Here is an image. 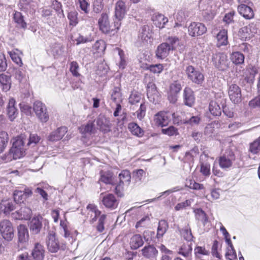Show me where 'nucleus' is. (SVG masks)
<instances>
[{
  "label": "nucleus",
  "mask_w": 260,
  "mask_h": 260,
  "mask_svg": "<svg viewBox=\"0 0 260 260\" xmlns=\"http://www.w3.org/2000/svg\"><path fill=\"white\" fill-rule=\"evenodd\" d=\"M100 181L106 184H111L112 182V174L108 172H101Z\"/></svg>",
  "instance_id": "nucleus-46"
},
{
  "label": "nucleus",
  "mask_w": 260,
  "mask_h": 260,
  "mask_svg": "<svg viewBox=\"0 0 260 260\" xmlns=\"http://www.w3.org/2000/svg\"><path fill=\"white\" fill-rule=\"evenodd\" d=\"M231 60L235 64H240L244 63V56L239 52H235L231 54Z\"/></svg>",
  "instance_id": "nucleus-38"
},
{
  "label": "nucleus",
  "mask_w": 260,
  "mask_h": 260,
  "mask_svg": "<svg viewBox=\"0 0 260 260\" xmlns=\"http://www.w3.org/2000/svg\"><path fill=\"white\" fill-rule=\"evenodd\" d=\"M0 83L3 86V90L7 91L11 88V81L10 77L5 74H0Z\"/></svg>",
  "instance_id": "nucleus-36"
},
{
  "label": "nucleus",
  "mask_w": 260,
  "mask_h": 260,
  "mask_svg": "<svg viewBox=\"0 0 260 260\" xmlns=\"http://www.w3.org/2000/svg\"><path fill=\"white\" fill-rule=\"evenodd\" d=\"M192 252V244L189 242L183 243L178 249V253L185 257H189Z\"/></svg>",
  "instance_id": "nucleus-30"
},
{
  "label": "nucleus",
  "mask_w": 260,
  "mask_h": 260,
  "mask_svg": "<svg viewBox=\"0 0 260 260\" xmlns=\"http://www.w3.org/2000/svg\"><path fill=\"white\" fill-rule=\"evenodd\" d=\"M181 89V84L178 81H174L170 84L168 93V100L170 103L172 104L176 103L178 100V94Z\"/></svg>",
  "instance_id": "nucleus-8"
},
{
  "label": "nucleus",
  "mask_w": 260,
  "mask_h": 260,
  "mask_svg": "<svg viewBox=\"0 0 260 260\" xmlns=\"http://www.w3.org/2000/svg\"><path fill=\"white\" fill-rule=\"evenodd\" d=\"M126 12V7L125 3L119 0L115 4V17L123 18Z\"/></svg>",
  "instance_id": "nucleus-23"
},
{
  "label": "nucleus",
  "mask_w": 260,
  "mask_h": 260,
  "mask_svg": "<svg viewBox=\"0 0 260 260\" xmlns=\"http://www.w3.org/2000/svg\"><path fill=\"white\" fill-rule=\"evenodd\" d=\"M45 253L44 246L39 242L35 243L31 253L34 260H44Z\"/></svg>",
  "instance_id": "nucleus-14"
},
{
  "label": "nucleus",
  "mask_w": 260,
  "mask_h": 260,
  "mask_svg": "<svg viewBox=\"0 0 260 260\" xmlns=\"http://www.w3.org/2000/svg\"><path fill=\"white\" fill-rule=\"evenodd\" d=\"M172 47H170L168 43H163L160 44L157 48L156 56L157 58L163 59L167 57Z\"/></svg>",
  "instance_id": "nucleus-17"
},
{
  "label": "nucleus",
  "mask_w": 260,
  "mask_h": 260,
  "mask_svg": "<svg viewBox=\"0 0 260 260\" xmlns=\"http://www.w3.org/2000/svg\"><path fill=\"white\" fill-rule=\"evenodd\" d=\"M181 234L183 237L185 239L187 242H189L191 241L193 239V236L191 233V229L189 227H186L184 229L182 230L181 232Z\"/></svg>",
  "instance_id": "nucleus-48"
},
{
  "label": "nucleus",
  "mask_w": 260,
  "mask_h": 260,
  "mask_svg": "<svg viewBox=\"0 0 260 260\" xmlns=\"http://www.w3.org/2000/svg\"><path fill=\"white\" fill-rule=\"evenodd\" d=\"M31 215V209L27 207H23L17 212V219L28 220L30 218Z\"/></svg>",
  "instance_id": "nucleus-34"
},
{
  "label": "nucleus",
  "mask_w": 260,
  "mask_h": 260,
  "mask_svg": "<svg viewBox=\"0 0 260 260\" xmlns=\"http://www.w3.org/2000/svg\"><path fill=\"white\" fill-rule=\"evenodd\" d=\"M194 253L196 258L199 259L203 255H208L209 251L204 247L197 246L194 249Z\"/></svg>",
  "instance_id": "nucleus-41"
},
{
  "label": "nucleus",
  "mask_w": 260,
  "mask_h": 260,
  "mask_svg": "<svg viewBox=\"0 0 260 260\" xmlns=\"http://www.w3.org/2000/svg\"><path fill=\"white\" fill-rule=\"evenodd\" d=\"M17 236L18 238V243L17 244V248L18 251L26 249L28 245V241L29 239V234L28 229L26 225L20 224L17 229Z\"/></svg>",
  "instance_id": "nucleus-3"
},
{
  "label": "nucleus",
  "mask_w": 260,
  "mask_h": 260,
  "mask_svg": "<svg viewBox=\"0 0 260 260\" xmlns=\"http://www.w3.org/2000/svg\"><path fill=\"white\" fill-rule=\"evenodd\" d=\"M27 135H27L23 134L17 137V158H21L26 154V149L23 148V146L27 137Z\"/></svg>",
  "instance_id": "nucleus-19"
},
{
  "label": "nucleus",
  "mask_w": 260,
  "mask_h": 260,
  "mask_svg": "<svg viewBox=\"0 0 260 260\" xmlns=\"http://www.w3.org/2000/svg\"><path fill=\"white\" fill-rule=\"evenodd\" d=\"M3 159L6 162H9L16 159V139H14L12 147L8 153L6 154Z\"/></svg>",
  "instance_id": "nucleus-32"
},
{
  "label": "nucleus",
  "mask_w": 260,
  "mask_h": 260,
  "mask_svg": "<svg viewBox=\"0 0 260 260\" xmlns=\"http://www.w3.org/2000/svg\"><path fill=\"white\" fill-rule=\"evenodd\" d=\"M8 141V137L5 132H0V153L5 149Z\"/></svg>",
  "instance_id": "nucleus-42"
},
{
  "label": "nucleus",
  "mask_w": 260,
  "mask_h": 260,
  "mask_svg": "<svg viewBox=\"0 0 260 260\" xmlns=\"http://www.w3.org/2000/svg\"><path fill=\"white\" fill-rule=\"evenodd\" d=\"M249 151L254 154L260 152V137L250 143Z\"/></svg>",
  "instance_id": "nucleus-43"
},
{
  "label": "nucleus",
  "mask_w": 260,
  "mask_h": 260,
  "mask_svg": "<svg viewBox=\"0 0 260 260\" xmlns=\"http://www.w3.org/2000/svg\"><path fill=\"white\" fill-rule=\"evenodd\" d=\"M200 117L198 116H191L189 119H183V124H188L191 125H197L200 122Z\"/></svg>",
  "instance_id": "nucleus-53"
},
{
  "label": "nucleus",
  "mask_w": 260,
  "mask_h": 260,
  "mask_svg": "<svg viewBox=\"0 0 260 260\" xmlns=\"http://www.w3.org/2000/svg\"><path fill=\"white\" fill-rule=\"evenodd\" d=\"M169 228V225L167 221L165 220H161L158 222L157 227L156 237L158 239L163 237Z\"/></svg>",
  "instance_id": "nucleus-33"
},
{
  "label": "nucleus",
  "mask_w": 260,
  "mask_h": 260,
  "mask_svg": "<svg viewBox=\"0 0 260 260\" xmlns=\"http://www.w3.org/2000/svg\"><path fill=\"white\" fill-rule=\"evenodd\" d=\"M197 215L198 216V219L200 220L204 224L206 223L208 221V217L207 215L202 209H199L197 210Z\"/></svg>",
  "instance_id": "nucleus-58"
},
{
  "label": "nucleus",
  "mask_w": 260,
  "mask_h": 260,
  "mask_svg": "<svg viewBox=\"0 0 260 260\" xmlns=\"http://www.w3.org/2000/svg\"><path fill=\"white\" fill-rule=\"evenodd\" d=\"M32 193V190L28 188H25L24 191L17 190V196L18 197L17 201L23 203L27 198L31 196Z\"/></svg>",
  "instance_id": "nucleus-39"
},
{
  "label": "nucleus",
  "mask_w": 260,
  "mask_h": 260,
  "mask_svg": "<svg viewBox=\"0 0 260 260\" xmlns=\"http://www.w3.org/2000/svg\"><path fill=\"white\" fill-rule=\"evenodd\" d=\"M141 94L137 91H133L129 97V103L132 105L136 104L140 101Z\"/></svg>",
  "instance_id": "nucleus-47"
},
{
  "label": "nucleus",
  "mask_w": 260,
  "mask_h": 260,
  "mask_svg": "<svg viewBox=\"0 0 260 260\" xmlns=\"http://www.w3.org/2000/svg\"><path fill=\"white\" fill-rule=\"evenodd\" d=\"M70 70L72 75L75 77H78L80 75L79 73V67L78 63L75 61H72L70 64Z\"/></svg>",
  "instance_id": "nucleus-51"
},
{
  "label": "nucleus",
  "mask_w": 260,
  "mask_h": 260,
  "mask_svg": "<svg viewBox=\"0 0 260 260\" xmlns=\"http://www.w3.org/2000/svg\"><path fill=\"white\" fill-rule=\"evenodd\" d=\"M235 160L234 155L232 152L228 154H223L218 158V163L220 168L227 169L232 167L233 162Z\"/></svg>",
  "instance_id": "nucleus-11"
},
{
  "label": "nucleus",
  "mask_w": 260,
  "mask_h": 260,
  "mask_svg": "<svg viewBox=\"0 0 260 260\" xmlns=\"http://www.w3.org/2000/svg\"><path fill=\"white\" fill-rule=\"evenodd\" d=\"M235 15V12L234 11L230 12L227 14H226L223 19V20L226 24H230L233 22V18Z\"/></svg>",
  "instance_id": "nucleus-64"
},
{
  "label": "nucleus",
  "mask_w": 260,
  "mask_h": 260,
  "mask_svg": "<svg viewBox=\"0 0 260 260\" xmlns=\"http://www.w3.org/2000/svg\"><path fill=\"white\" fill-rule=\"evenodd\" d=\"M220 100H212L209 105V110L213 116H219L221 113V108L219 105Z\"/></svg>",
  "instance_id": "nucleus-27"
},
{
  "label": "nucleus",
  "mask_w": 260,
  "mask_h": 260,
  "mask_svg": "<svg viewBox=\"0 0 260 260\" xmlns=\"http://www.w3.org/2000/svg\"><path fill=\"white\" fill-rule=\"evenodd\" d=\"M100 29L105 34H107L110 31V23L108 20V16L106 13H102L98 21Z\"/></svg>",
  "instance_id": "nucleus-21"
},
{
  "label": "nucleus",
  "mask_w": 260,
  "mask_h": 260,
  "mask_svg": "<svg viewBox=\"0 0 260 260\" xmlns=\"http://www.w3.org/2000/svg\"><path fill=\"white\" fill-rule=\"evenodd\" d=\"M78 13L76 11H71L68 13V17L70 20V24L73 26L76 25L78 23Z\"/></svg>",
  "instance_id": "nucleus-50"
},
{
  "label": "nucleus",
  "mask_w": 260,
  "mask_h": 260,
  "mask_svg": "<svg viewBox=\"0 0 260 260\" xmlns=\"http://www.w3.org/2000/svg\"><path fill=\"white\" fill-rule=\"evenodd\" d=\"M183 101L185 105L191 107L194 103L195 98L192 90L186 87L183 90Z\"/></svg>",
  "instance_id": "nucleus-18"
},
{
  "label": "nucleus",
  "mask_w": 260,
  "mask_h": 260,
  "mask_svg": "<svg viewBox=\"0 0 260 260\" xmlns=\"http://www.w3.org/2000/svg\"><path fill=\"white\" fill-rule=\"evenodd\" d=\"M128 128L134 135L138 137H142L144 135V131L136 123H129Z\"/></svg>",
  "instance_id": "nucleus-37"
},
{
  "label": "nucleus",
  "mask_w": 260,
  "mask_h": 260,
  "mask_svg": "<svg viewBox=\"0 0 260 260\" xmlns=\"http://www.w3.org/2000/svg\"><path fill=\"white\" fill-rule=\"evenodd\" d=\"M145 70H149L151 72L154 74H159L164 69V67L161 64H156L146 65L145 67Z\"/></svg>",
  "instance_id": "nucleus-44"
},
{
  "label": "nucleus",
  "mask_w": 260,
  "mask_h": 260,
  "mask_svg": "<svg viewBox=\"0 0 260 260\" xmlns=\"http://www.w3.org/2000/svg\"><path fill=\"white\" fill-rule=\"evenodd\" d=\"M118 54L119 55V57H120V61L119 62V67L120 68H121V69H124L126 65V59H125V57L124 56V52L118 49Z\"/></svg>",
  "instance_id": "nucleus-56"
},
{
  "label": "nucleus",
  "mask_w": 260,
  "mask_h": 260,
  "mask_svg": "<svg viewBox=\"0 0 260 260\" xmlns=\"http://www.w3.org/2000/svg\"><path fill=\"white\" fill-rule=\"evenodd\" d=\"M239 13L246 19H250L254 17V13L251 8L245 4L240 5L238 7Z\"/></svg>",
  "instance_id": "nucleus-24"
},
{
  "label": "nucleus",
  "mask_w": 260,
  "mask_h": 260,
  "mask_svg": "<svg viewBox=\"0 0 260 260\" xmlns=\"http://www.w3.org/2000/svg\"><path fill=\"white\" fill-rule=\"evenodd\" d=\"M189 80L197 84H201L204 80V75L191 65H187L184 69Z\"/></svg>",
  "instance_id": "nucleus-2"
},
{
  "label": "nucleus",
  "mask_w": 260,
  "mask_h": 260,
  "mask_svg": "<svg viewBox=\"0 0 260 260\" xmlns=\"http://www.w3.org/2000/svg\"><path fill=\"white\" fill-rule=\"evenodd\" d=\"M95 121L100 131L104 133H107L111 131V124L110 120L105 116L100 115Z\"/></svg>",
  "instance_id": "nucleus-15"
},
{
  "label": "nucleus",
  "mask_w": 260,
  "mask_h": 260,
  "mask_svg": "<svg viewBox=\"0 0 260 260\" xmlns=\"http://www.w3.org/2000/svg\"><path fill=\"white\" fill-rule=\"evenodd\" d=\"M120 88L119 87H115L111 93V99L115 102H117V100L120 98Z\"/></svg>",
  "instance_id": "nucleus-54"
},
{
  "label": "nucleus",
  "mask_w": 260,
  "mask_h": 260,
  "mask_svg": "<svg viewBox=\"0 0 260 260\" xmlns=\"http://www.w3.org/2000/svg\"><path fill=\"white\" fill-rule=\"evenodd\" d=\"M93 122L88 121L86 125H83L80 127L79 129L83 134L94 133L95 128Z\"/></svg>",
  "instance_id": "nucleus-40"
},
{
  "label": "nucleus",
  "mask_w": 260,
  "mask_h": 260,
  "mask_svg": "<svg viewBox=\"0 0 260 260\" xmlns=\"http://www.w3.org/2000/svg\"><path fill=\"white\" fill-rule=\"evenodd\" d=\"M153 24L159 28H162L165 24L168 22V19L161 14H154L152 18Z\"/></svg>",
  "instance_id": "nucleus-26"
},
{
  "label": "nucleus",
  "mask_w": 260,
  "mask_h": 260,
  "mask_svg": "<svg viewBox=\"0 0 260 260\" xmlns=\"http://www.w3.org/2000/svg\"><path fill=\"white\" fill-rule=\"evenodd\" d=\"M106 219V215L102 214L99 217L98 224L96 225V230L98 232L101 233L105 230L104 224Z\"/></svg>",
  "instance_id": "nucleus-49"
},
{
  "label": "nucleus",
  "mask_w": 260,
  "mask_h": 260,
  "mask_svg": "<svg viewBox=\"0 0 260 260\" xmlns=\"http://www.w3.org/2000/svg\"><path fill=\"white\" fill-rule=\"evenodd\" d=\"M216 39L218 46L226 45L228 43L227 30L225 29L220 30L216 35Z\"/></svg>",
  "instance_id": "nucleus-31"
},
{
  "label": "nucleus",
  "mask_w": 260,
  "mask_h": 260,
  "mask_svg": "<svg viewBox=\"0 0 260 260\" xmlns=\"http://www.w3.org/2000/svg\"><path fill=\"white\" fill-rule=\"evenodd\" d=\"M19 107L22 114L27 116L31 114V107L28 104L24 103H20L19 104Z\"/></svg>",
  "instance_id": "nucleus-52"
},
{
  "label": "nucleus",
  "mask_w": 260,
  "mask_h": 260,
  "mask_svg": "<svg viewBox=\"0 0 260 260\" xmlns=\"http://www.w3.org/2000/svg\"><path fill=\"white\" fill-rule=\"evenodd\" d=\"M147 95H151L156 92V87L155 84L153 82H149L147 84Z\"/></svg>",
  "instance_id": "nucleus-60"
},
{
  "label": "nucleus",
  "mask_w": 260,
  "mask_h": 260,
  "mask_svg": "<svg viewBox=\"0 0 260 260\" xmlns=\"http://www.w3.org/2000/svg\"><path fill=\"white\" fill-rule=\"evenodd\" d=\"M144 244L142 237L139 234H135L132 237L129 241V245L132 249H137Z\"/></svg>",
  "instance_id": "nucleus-29"
},
{
  "label": "nucleus",
  "mask_w": 260,
  "mask_h": 260,
  "mask_svg": "<svg viewBox=\"0 0 260 260\" xmlns=\"http://www.w3.org/2000/svg\"><path fill=\"white\" fill-rule=\"evenodd\" d=\"M67 132V128L64 126L60 127L56 131L52 132L48 137V140L51 142L57 141L64 136Z\"/></svg>",
  "instance_id": "nucleus-20"
},
{
  "label": "nucleus",
  "mask_w": 260,
  "mask_h": 260,
  "mask_svg": "<svg viewBox=\"0 0 260 260\" xmlns=\"http://www.w3.org/2000/svg\"><path fill=\"white\" fill-rule=\"evenodd\" d=\"M33 109L37 117L41 122H46L49 119L47 113V109L45 105L40 101H36L34 103Z\"/></svg>",
  "instance_id": "nucleus-7"
},
{
  "label": "nucleus",
  "mask_w": 260,
  "mask_h": 260,
  "mask_svg": "<svg viewBox=\"0 0 260 260\" xmlns=\"http://www.w3.org/2000/svg\"><path fill=\"white\" fill-rule=\"evenodd\" d=\"M229 95L231 101L235 104L241 101V91L240 88L236 84L231 85L229 88Z\"/></svg>",
  "instance_id": "nucleus-10"
},
{
  "label": "nucleus",
  "mask_w": 260,
  "mask_h": 260,
  "mask_svg": "<svg viewBox=\"0 0 260 260\" xmlns=\"http://www.w3.org/2000/svg\"><path fill=\"white\" fill-rule=\"evenodd\" d=\"M146 106L144 103H141L139 109L137 111V117L141 120L145 115Z\"/></svg>",
  "instance_id": "nucleus-59"
},
{
  "label": "nucleus",
  "mask_w": 260,
  "mask_h": 260,
  "mask_svg": "<svg viewBox=\"0 0 260 260\" xmlns=\"http://www.w3.org/2000/svg\"><path fill=\"white\" fill-rule=\"evenodd\" d=\"M15 100L14 98L9 100L7 107V114L10 121H14L16 117V108L15 107Z\"/></svg>",
  "instance_id": "nucleus-25"
},
{
  "label": "nucleus",
  "mask_w": 260,
  "mask_h": 260,
  "mask_svg": "<svg viewBox=\"0 0 260 260\" xmlns=\"http://www.w3.org/2000/svg\"><path fill=\"white\" fill-rule=\"evenodd\" d=\"M12 223L8 220L0 222V232L3 237L7 241H10L14 237Z\"/></svg>",
  "instance_id": "nucleus-6"
},
{
  "label": "nucleus",
  "mask_w": 260,
  "mask_h": 260,
  "mask_svg": "<svg viewBox=\"0 0 260 260\" xmlns=\"http://www.w3.org/2000/svg\"><path fill=\"white\" fill-rule=\"evenodd\" d=\"M212 62L214 67L220 71H225L230 68V62L227 55L223 52L213 53Z\"/></svg>",
  "instance_id": "nucleus-1"
},
{
  "label": "nucleus",
  "mask_w": 260,
  "mask_h": 260,
  "mask_svg": "<svg viewBox=\"0 0 260 260\" xmlns=\"http://www.w3.org/2000/svg\"><path fill=\"white\" fill-rule=\"evenodd\" d=\"M43 218L39 215L32 218L30 221V229L35 234H38L42 229Z\"/></svg>",
  "instance_id": "nucleus-22"
},
{
  "label": "nucleus",
  "mask_w": 260,
  "mask_h": 260,
  "mask_svg": "<svg viewBox=\"0 0 260 260\" xmlns=\"http://www.w3.org/2000/svg\"><path fill=\"white\" fill-rule=\"evenodd\" d=\"M79 3L81 9L86 14L89 11V4L86 0H79Z\"/></svg>",
  "instance_id": "nucleus-62"
},
{
  "label": "nucleus",
  "mask_w": 260,
  "mask_h": 260,
  "mask_svg": "<svg viewBox=\"0 0 260 260\" xmlns=\"http://www.w3.org/2000/svg\"><path fill=\"white\" fill-rule=\"evenodd\" d=\"M16 191L15 190L13 192L14 201L11 200L2 201L0 204V208L6 215L9 214L15 208L16 200L15 196L16 195Z\"/></svg>",
  "instance_id": "nucleus-13"
},
{
  "label": "nucleus",
  "mask_w": 260,
  "mask_h": 260,
  "mask_svg": "<svg viewBox=\"0 0 260 260\" xmlns=\"http://www.w3.org/2000/svg\"><path fill=\"white\" fill-rule=\"evenodd\" d=\"M201 173L205 176L210 175V165L207 161H201Z\"/></svg>",
  "instance_id": "nucleus-45"
},
{
  "label": "nucleus",
  "mask_w": 260,
  "mask_h": 260,
  "mask_svg": "<svg viewBox=\"0 0 260 260\" xmlns=\"http://www.w3.org/2000/svg\"><path fill=\"white\" fill-rule=\"evenodd\" d=\"M88 209H90L92 212H93L95 214L94 217L91 220V222L93 223L96 220V218L98 216H101V212L98 209L97 207L94 205L90 204L87 207Z\"/></svg>",
  "instance_id": "nucleus-55"
},
{
  "label": "nucleus",
  "mask_w": 260,
  "mask_h": 260,
  "mask_svg": "<svg viewBox=\"0 0 260 260\" xmlns=\"http://www.w3.org/2000/svg\"><path fill=\"white\" fill-rule=\"evenodd\" d=\"M207 31L205 25L199 22H192L188 27V34L192 37H196L203 35Z\"/></svg>",
  "instance_id": "nucleus-9"
},
{
  "label": "nucleus",
  "mask_w": 260,
  "mask_h": 260,
  "mask_svg": "<svg viewBox=\"0 0 260 260\" xmlns=\"http://www.w3.org/2000/svg\"><path fill=\"white\" fill-rule=\"evenodd\" d=\"M45 242L48 251L51 253L57 252L60 248L58 239L53 231L49 232Z\"/></svg>",
  "instance_id": "nucleus-5"
},
{
  "label": "nucleus",
  "mask_w": 260,
  "mask_h": 260,
  "mask_svg": "<svg viewBox=\"0 0 260 260\" xmlns=\"http://www.w3.org/2000/svg\"><path fill=\"white\" fill-rule=\"evenodd\" d=\"M139 37L143 42H147L150 39L151 32L148 26L144 25L141 28Z\"/></svg>",
  "instance_id": "nucleus-35"
},
{
  "label": "nucleus",
  "mask_w": 260,
  "mask_h": 260,
  "mask_svg": "<svg viewBox=\"0 0 260 260\" xmlns=\"http://www.w3.org/2000/svg\"><path fill=\"white\" fill-rule=\"evenodd\" d=\"M169 113L164 111H160L157 113L154 116V121L155 123L161 127L166 126L169 122Z\"/></svg>",
  "instance_id": "nucleus-16"
},
{
  "label": "nucleus",
  "mask_w": 260,
  "mask_h": 260,
  "mask_svg": "<svg viewBox=\"0 0 260 260\" xmlns=\"http://www.w3.org/2000/svg\"><path fill=\"white\" fill-rule=\"evenodd\" d=\"M119 181L115 187V192L119 196H121V191L123 189L124 186H127L130 182L131 179V176L130 172L127 170H123L119 174Z\"/></svg>",
  "instance_id": "nucleus-4"
},
{
  "label": "nucleus",
  "mask_w": 260,
  "mask_h": 260,
  "mask_svg": "<svg viewBox=\"0 0 260 260\" xmlns=\"http://www.w3.org/2000/svg\"><path fill=\"white\" fill-rule=\"evenodd\" d=\"M102 203L105 207L112 210L116 209L119 204L115 196L111 193L104 196L102 199Z\"/></svg>",
  "instance_id": "nucleus-12"
},
{
  "label": "nucleus",
  "mask_w": 260,
  "mask_h": 260,
  "mask_svg": "<svg viewBox=\"0 0 260 260\" xmlns=\"http://www.w3.org/2000/svg\"><path fill=\"white\" fill-rule=\"evenodd\" d=\"M141 251L143 256L147 258H154L158 253V251L153 245L146 246Z\"/></svg>",
  "instance_id": "nucleus-28"
},
{
  "label": "nucleus",
  "mask_w": 260,
  "mask_h": 260,
  "mask_svg": "<svg viewBox=\"0 0 260 260\" xmlns=\"http://www.w3.org/2000/svg\"><path fill=\"white\" fill-rule=\"evenodd\" d=\"M225 256L229 260H234L237 258V255L236 251L233 247H229L228 248V251L225 254Z\"/></svg>",
  "instance_id": "nucleus-57"
},
{
  "label": "nucleus",
  "mask_w": 260,
  "mask_h": 260,
  "mask_svg": "<svg viewBox=\"0 0 260 260\" xmlns=\"http://www.w3.org/2000/svg\"><path fill=\"white\" fill-rule=\"evenodd\" d=\"M162 133L170 136L176 135L177 134V129L174 126H171L167 128L162 129Z\"/></svg>",
  "instance_id": "nucleus-63"
},
{
  "label": "nucleus",
  "mask_w": 260,
  "mask_h": 260,
  "mask_svg": "<svg viewBox=\"0 0 260 260\" xmlns=\"http://www.w3.org/2000/svg\"><path fill=\"white\" fill-rule=\"evenodd\" d=\"M7 68V64L5 55L0 52V72L6 71Z\"/></svg>",
  "instance_id": "nucleus-61"
}]
</instances>
